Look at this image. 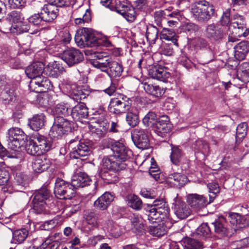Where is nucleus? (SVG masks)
<instances>
[{"label": "nucleus", "instance_id": "f257e3e1", "mask_svg": "<svg viewBox=\"0 0 249 249\" xmlns=\"http://www.w3.org/2000/svg\"><path fill=\"white\" fill-rule=\"evenodd\" d=\"M111 149L114 155L103 159L104 167L114 171L125 169L126 166L125 161L131 155V151L127 149L124 144L120 141L111 142Z\"/></svg>", "mask_w": 249, "mask_h": 249}, {"label": "nucleus", "instance_id": "f03ea898", "mask_svg": "<svg viewBox=\"0 0 249 249\" xmlns=\"http://www.w3.org/2000/svg\"><path fill=\"white\" fill-rule=\"evenodd\" d=\"M43 64L39 62L33 63L25 70V73L31 79L29 87L30 90L36 93L45 92L52 88L50 81L43 76Z\"/></svg>", "mask_w": 249, "mask_h": 249}, {"label": "nucleus", "instance_id": "7ed1b4c3", "mask_svg": "<svg viewBox=\"0 0 249 249\" xmlns=\"http://www.w3.org/2000/svg\"><path fill=\"white\" fill-rule=\"evenodd\" d=\"M56 144L44 136L36 134L26 146V151L30 155L40 156L43 155L50 149L54 148Z\"/></svg>", "mask_w": 249, "mask_h": 249}, {"label": "nucleus", "instance_id": "20e7f679", "mask_svg": "<svg viewBox=\"0 0 249 249\" xmlns=\"http://www.w3.org/2000/svg\"><path fill=\"white\" fill-rule=\"evenodd\" d=\"M74 39L77 45L80 48L94 47L102 44V39L97 37L90 29L87 28L78 30Z\"/></svg>", "mask_w": 249, "mask_h": 249}, {"label": "nucleus", "instance_id": "39448f33", "mask_svg": "<svg viewBox=\"0 0 249 249\" xmlns=\"http://www.w3.org/2000/svg\"><path fill=\"white\" fill-rule=\"evenodd\" d=\"M148 207V220L153 221V220L170 219V208L163 199H157L154 201L152 204H149Z\"/></svg>", "mask_w": 249, "mask_h": 249}, {"label": "nucleus", "instance_id": "423d86ee", "mask_svg": "<svg viewBox=\"0 0 249 249\" xmlns=\"http://www.w3.org/2000/svg\"><path fill=\"white\" fill-rule=\"evenodd\" d=\"M48 2L41 8L40 14L44 22H52L58 15L57 7L69 6L71 0H46Z\"/></svg>", "mask_w": 249, "mask_h": 249}, {"label": "nucleus", "instance_id": "0eeeda50", "mask_svg": "<svg viewBox=\"0 0 249 249\" xmlns=\"http://www.w3.org/2000/svg\"><path fill=\"white\" fill-rule=\"evenodd\" d=\"M194 18L199 22H206L216 15L214 6L205 1L200 6H194L191 9Z\"/></svg>", "mask_w": 249, "mask_h": 249}, {"label": "nucleus", "instance_id": "6e6552de", "mask_svg": "<svg viewBox=\"0 0 249 249\" xmlns=\"http://www.w3.org/2000/svg\"><path fill=\"white\" fill-rule=\"evenodd\" d=\"M132 100L124 94H120L117 97L110 99L108 106L110 112L120 114L128 111L131 106Z\"/></svg>", "mask_w": 249, "mask_h": 249}, {"label": "nucleus", "instance_id": "1a4fd4ad", "mask_svg": "<svg viewBox=\"0 0 249 249\" xmlns=\"http://www.w3.org/2000/svg\"><path fill=\"white\" fill-rule=\"evenodd\" d=\"M71 130V124L63 117H56L49 135L53 138H59Z\"/></svg>", "mask_w": 249, "mask_h": 249}, {"label": "nucleus", "instance_id": "9d476101", "mask_svg": "<svg viewBox=\"0 0 249 249\" xmlns=\"http://www.w3.org/2000/svg\"><path fill=\"white\" fill-rule=\"evenodd\" d=\"M54 193L56 196L62 197L64 199H71L75 196L76 191L71 184L57 178L55 182Z\"/></svg>", "mask_w": 249, "mask_h": 249}, {"label": "nucleus", "instance_id": "9b49d317", "mask_svg": "<svg viewBox=\"0 0 249 249\" xmlns=\"http://www.w3.org/2000/svg\"><path fill=\"white\" fill-rule=\"evenodd\" d=\"M70 146L72 149L70 152V157L73 159H81L88 156L91 153L89 147L84 142L76 140L70 141Z\"/></svg>", "mask_w": 249, "mask_h": 249}, {"label": "nucleus", "instance_id": "f8f14e48", "mask_svg": "<svg viewBox=\"0 0 249 249\" xmlns=\"http://www.w3.org/2000/svg\"><path fill=\"white\" fill-rule=\"evenodd\" d=\"M8 18L12 22L9 29L11 33L18 35L28 31V27L24 25L23 18L20 13L16 11H12L8 14Z\"/></svg>", "mask_w": 249, "mask_h": 249}, {"label": "nucleus", "instance_id": "ddd939ff", "mask_svg": "<svg viewBox=\"0 0 249 249\" xmlns=\"http://www.w3.org/2000/svg\"><path fill=\"white\" fill-rule=\"evenodd\" d=\"M49 196V192L46 188H42L34 193L32 204L36 213H41L45 209L46 200Z\"/></svg>", "mask_w": 249, "mask_h": 249}, {"label": "nucleus", "instance_id": "4468645a", "mask_svg": "<svg viewBox=\"0 0 249 249\" xmlns=\"http://www.w3.org/2000/svg\"><path fill=\"white\" fill-rule=\"evenodd\" d=\"M9 147L13 150H17L24 143L26 135L24 132L19 128H11L8 131Z\"/></svg>", "mask_w": 249, "mask_h": 249}, {"label": "nucleus", "instance_id": "2eb2a0df", "mask_svg": "<svg viewBox=\"0 0 249 249\" xmlns=\"http://www.w3.org/2000/svg\"><path fill=\"white\" fill-rule=\"evenodd\" d=\"M115 9L117 13L122 15L128 21L132 22L136 18L134 8L124 0H116Z\"/></svg>", "mask_w": 249, "mask_h": 249}, {"label": "nucleus", "instance_id": "dca6fc26", "mask_svg": "<svg viewBox=\"0 0 249 249\" xmlns=\"http://www.w3.org/2000/svg\"><path fill=\"white\" fill-rule=\"evenodd\" d=\"M61 58L69 67H71L81 62L84 56L79 50L71 48L64 51Z\"/></svg>", "mask_w": 249, "mask_h": 249}, {"label": "nucleus", "instance_id": "f3484780", "mask_svg": "<svg viewBox=\"0 0 249 249\" xmlns=\"http://www.w3.org/2000/svg\"><path fill=\"white\" fill-rule=\"evenodd\" d=\"M132 139L135 145L139 149H146L149 147V140L144 130L135 128L131 132Z\"/></svg>", "mask_w": 249, "mask_h": 249}, {"label": "nucleus", "instance_id": "a211bd4d", "mask_svg": "<svg viewBox=\"0 0 249 249\" xmlns=\"http://www.w3.org/2000/svg\"><path fill=\"white\" fill-rule=\"evenodd\" d=\"M205 37L211 40L219 41L224 36L223 28L217 24L211 23L207 24L204 31Z\"/></svg>", "mask_w": 249, "mask_h": 249}, {"label": "nucleus", "instance_id": "6ab92c4d", "mask_svg": "<svg viewBox=\"0 0 249 249\" xmlns=\"http://www.w3.org/2000/svg\"><path fill=\"white\" fill-rule=\"evenodd\" d=\"M149 221L152 225L149 226L148 232L153 236L158 237L163 236L166 232L167 228L170 227V225H168L170 219L153 220V221L150 220Z\"/></svg>", "mask_w": 249, "mask_h": 249}, {"label": "nucleus", "instance_id": "aec40b11", "mask_svg": "<svg viewBox=\"0 0 249 249\" xmlns=\"http://www.w3.org/2000/svg\"><path fill=\"white\" fill-rule=\"evenodd\" d=\"M173 209L175 214L180 219L186 218L191 213L189 206L178 196L174 199Z\"/></svg>", "mask_w": 249, "mask_h": 249}, {"label": "nucleus", "instance_id": "412c9836", "mask_svg": "<svg viewBox=\"0 0 249 249\" xmlns=\"http://www.w3.org/2000/svg\"><path fill=\"white\" fill-rule=\"evenodd\" d=\"M155 131L160 136L163 137L165 134L169 132L172 128V124L167 115L160 116L155 124Z\"/></svg>", "mask_w": 249, "mask_h": 249}, {"label": "nucleus", "instance_id": "4be33fe9", "mask_svg": "<svg viewBox=\"0 0 249 249\" xmlns=\"http://www.w3.org/2000/svg\"><path fill=\"white\" fill-rule=\"evenodd\" d=\"M188 202L192 208L196 212H198L204 208L208 203H210L205 197L197 194L189 195Z\"/></svg>", "mask_w": 249, "mask_h": 249}, {"label": "nucleus", "instance_id": "5701e85b", "mask_svg": "<svg viewBox=\"0 0 249 249\" xmlns=\"http://www.w3.org/2000/svg\"><path fill=\"white\" fill-rule=\"evenodd\" d=\"M149 75L153 79L165 82L170 76V73L161 66L156 65L149 70Z\"/></svg>", "mask_w": 249, "mask_h": 249}, {"label": "nucleus", "instance_id": "b1692460", "mask_svg": "<svg viewBox=\"0 0 249 249\" xmlns=\"http://www.w3.org/2000/svg\"><path fill=\"white\" fill-rule=\"evenodd\" d=\"M97 60H94L92 64L95 68L100 69L101 71L108 73V69L112 59L107 56H104L99 53L96 55Z\"/></svg>", "mask_w": 249, "mask_h": 249}, {"label": "nucleus", "instance_id": "393cba45", "mask_svg": "<svg viewBox=\"0 0 249 249\" xmlns=\"http://www.w3.org/2000/svg\"><path fill=\"white\" fill-rule=\"evenodd\" d=\"M187 181V178L185 175L178 173H174L169 175L166 179L168 183L177 188L182 187Z\"/></svg>", "mask_w": 249, "mask_h": 249}, {"label": "nucleus", "instance_id": "a878e982", "mask_svg": "<svg viewBox=\"0 0 249 249\" xmlns=\"http://www.w3.org/2000/svg\"><path fill=\"white\" fill-rule=\"evenodd\" d=\"M88 109L84 103H80L71 109V116L75 120L86 118L88 116Z\"/></svg>", "mask_w": 249, "mask_h": 249}, {"label": "nucleus", "instance_id": "bb28decb", "mask_svg": "<svg viewBox=\"0 0 249 249\" xmlns=\"http://www.w3.org/2000/svg\"><path fill=\"white\" fill-rule=\"evenodd\" d=\"M50 161L45 156L37 157L32 162V168L36 173H41L50 166Z\"/></svg>", "mask_w": 249, "mask_h": 249}, {"label": "nucleus", "instance_id": "cd10ccee", "mask_svg": "<svg viewBox=\"0 0 249 249\" xmlns=\"http://www.w3.org/2000/svg\"><path fill=\"white\" fill-rule=\"evenodd\" d=\"M113 199L114 196L111 194L106 192L94 202V206L98 209L105 210Z\"/></svg>", "mask_w": 249, "mask_h": 249}, {"label": "nucleus", "instance_id": "c85d7f7f", "mask_svg": "<svg viewBox=\"0 0 249 249\" xmlns=\"http://www.w3.org/2000/svg\"><path fill=\"white\" fill-rule=\"evenodd\" d=\"M91 179L89 177L84 173H80L78 175L74 176L72 180L71 183L74 190L77 188L84 187L89 185Z\"/></svg>", "mask_w": 249, "mask_h": 249}, {"label": "nucleus", "instance_id": "c756f323", "mask_svg": "<svg viewBox=\"0 0 249 249\" xmlns=\"http://www.w3.org/2000/svg\"><path fill=\"white\" fill-rule=\"evenodd\" d=\"M234 56L239 60H243L249 51V43L243 41L238 43L234 47Z\"/></svg>", "mask_w": 249, "mask_h": 249}, {"label": "nucleus", "instance_id": "7c9ffc66", "mask_svg": "<svg viewBox=\"0 0 249 249\" xmlns=\"http://www.w3.org/2000/svg\"><path fill=\"white\" fill-rule=\"evenodd\" d=\"M119 171H114L109 168H105L102 164V171L100 172V177L108 183H112L117 180L116 173Z\"/></svg>", "mask_w": 249, "mask_h": 249}, {"label": "nucleus", "instance_id": "2f4dec72", "mask_svg": "<svg viewBox=\"0 0 249 249\" xmlns=\"http://www.w3.org/2000/svg\"><path fill=\"white\" fill-rule=\"evenodd\" d=\"M212 225L213 226L214 231L217 234L222 236L227 235L226 221L224 216L218 217L212 223Z\"/></svg>", "mask_w": 249, "mask_h": 249}, {"label": "nucleus", "instance_id": "473e14b6", "mask_svg": "<svg viewBox=\"0 0 249 249\" xmlns=\"http://www.w3.org/2000/svg\"><path fill=\"white\" fill-rule=\"evenodd\" d=\"M45 116L40 113L34 115L32 118L29 120V125L30 128L34 131H38L41 129L44 124Z\"/></svg>", "mask_w": 249, "mask_h": 249}, {"label": "nucleus", "instance_id": "72a5a7b5", "mask_svg": "<svg viewBox=\"0 0 249 249\" xmlns=\"http://www.w3.org/2000/svg\"><path fill=\"white\" fill-rule=\"evenodd\" d=\"M229 217L230 223L239 228L245 227L249 223V219H247L244 216L237 213L230 214Z\"/></svg>", "mask_w": 249, "mask_h": 249}, {"label": "nucleus", "instance_id": "f704fd0d", "mask_svg": "<svg viewBox=\"0 0 249 249\" xmlns=\"http://www.w3.org/2000/svg\"><path fill=\"white\" fill-rule=\"evenodd\" d=\"M143 88L147 93L157 98L162 96L165 93L164 89L157 85L145 83Z\"/></svg>", "mask_w": 249, "mask_h": 249}, {"label": "nucleus", "instance_id": "c9c22d12", "mask_svg": "<svg viewBox=\"0 0 249 249\" xmlns=\"http://www.w3.org/2000/svg\"><path fill=\"white\" fill-rule=\"evenodd\" d=\"M125 120L127 124L134 127L137 125L140 122L138 111L136 108H132L127 112Z\"/></svg>", "mask_w": 249, "mask_h": 249}, {"label": "nucleus", "instance_id": "e433bc0d", "mask_svg": "<svg viewBox=\"0 0 249 249\" xmlns=\"http://www.w3.org/2000/svg\"><path fill=\"white\" fill-rule=\"evenodd\" d=\"M53 113L57 115L56 117H68L71 115V109L67 104L60 103L55 106Z\"/></svg>", "mask_w": 249, "mask_h": 249}, {"label": "nucleus", "instance_id": "4c0bfd02", "mask_svg": "<svg viewBox=\"0 0 249 249\" xmlns=\"http://www.w3.org/2000/svg\"><path fill=\"white\" fill-rule=\"evenodd\" d=\"M159 30L155 26H147L146 32V38L150 44H154L158 38Z\"/></svg>", "mask_w": 249, "mask_h": 249}, {"label": "nucleus", "instance_id": "58836bf2", "mask_svg": "<svg viewBox=\"0 0 249 249\" xmlns=\"http://www.w3.org/2000/svg\"><path fill=\"white\" fill-rule=\"evenodd\" d=\"M123 72V66L119 63L111 60L110 64L108 74L112 77H119Z\"/></svg>", "mask_w": 249, "mask_h": 249}, {"label": "nucleus", "instance_id": "ea45409f", "mask_svg": "<svg viewBox=\"0 0 249 249\" xmlns=\"http://www.w3.org/2000/svg\"><path fill=\"white\" fill-rule=\"evenodd\" d=\"M160 38L161 39L171 41L175 45L178 46L176 33L172 30L163 28L160 34Z\"/></svg>", "mask_w": 249, "mask_h": 249}, {"label": "nucleus", "instance_id": "a19ab883", "mask_svg": "<svg viewBox=\"0 0 249 249\" xmlns=\"http://www.w3.org/2000/svg\"><path fill=\"white\" fill-rule=\"evenodd\" d=\"M84 217L86 223L89 226V231H91L97 227V217L93 212H86L84 214Z\"/></svg>", "mask_w": 249, "mask_h": 249}, {"label": "nucleus", "instance_id": "79ce46f5", "mask_svg": "<svg viewBox=\"0 0 249 249\" xmlns=\"http://www.w3.org/2000/svg\"><path fill=\"white\" fill-rule=\"evenodd\" d=\"M127 199L128 205L133 209L140 210L142 208V201L137 196L129 195Z\"/></svg>", "mask_w": 249, "mask_h": 249}, {"label": "nucleus", "instance_id": "37998d69", "mask_svg": "<svg viewBox=\"0 0 249 249\" xmlns=\"http://www.w3.org/2000/svg\"><path fill=\"white\" fill-rule=\"evenodd\" d=\"M240 80L244 83L249 82V63H243L238 70Z\"/></svg>", "mask_w": 249, "mask_h": 249}, {"label": "nucleus", "instance_id": "c03bdc74", "mask_svg": "<svg viewBox=\"0 0 249 249\" xmlns=\"http://www.w3.org/2000/svg\"><path fill=\"white\" fill-rule=\"evenodd\" d=\"M171 153L170 155V159L172 162L178 165L180 162L182 156V152L180 149L177 146L171 145Z\"/></svg>", "mask_w": 249, "mask_h": 249}, {"label": "nucleus", "instance_id": "a18cd8bd", "mask_svg": "<svg viewBox=\"0 0 249 249\" xmlns=\"http://www.w3.org/2000/svg\"><path fill=\"white\" fill-rule=\"evenodd\" d=\"M157 115L155 112L149 111L143 118L142 123L146 126H153L157 122Z\"/></svg>", "mask_w": 249, "mask_h": 249}, {"label": "nucleus", "instance_id": "49530a36", "mask_svg": "<svg viewBox=\"0 0 249 249\" xmlns=\"http://www.w3.org/2000/svg\"><path fill=\"white\" fill-rule=\"evenodd\" d=\"M63 68L56 62H54L51 65L49 66L48 71L49 75L53 77H57L62 71Z\"/></svg>", "mask_w": 249, "mask_h": 249}, {"label": "nucleus", "instance_id": "de8ad7c7", "mask_svg": "<svg viewBox=\"0 0 249 249\" xmlns=\"http://www.w3.org/2000/svg\"><path fill=\"white\" fill-rule=\"evenodd\" d=\"M28 231L25 229H22L15 231L13 233V238L18 243H21L27 238Z\"/></svg>", "mask_w": 249, "mask_h": 249}, {"label": "nucleus", "instance_id": "09e8293b", "mask_svg": "<svg viewBox=\"0 0 249 249\" xmlns=\"http://www.w3.org/2000/svg\"><path fill=\"white\" fill-rule=\"evenodd\" d=\"M247 132V124L246 123L240 124L236 128V141H241L246 135Z\"/></svg>", "mask_w": 249, "mask_h": 249}, {"label": "nucleus", "instance_id": "8fccbe9b", "mask_svg": "<svg viewBox=\"0 0 249 249\" xmlns=\"http://www.w3.org/2000/svg\"><path fill=\"white\" fill-rule=\"evenodd\" d=\"M202 244L195 239L189 238L184 242V249H201Z\"/></svg>", "mask_w": 249, "mask_h": 249}, {"label": "nucleus", "instance_id": "3c124183", "mask_svg": "<svg viewBox=\"0 0 249 249\" xmlns=\"http://www.w3.org/2000/svg\"><path fill=\"white\" fill-rule=\"evenodd\" d=\"M209 189V192L212 194L209 195V203H211L214 200L216 195L219 193L220 189L218 184L216 183H210L207 185Z\"/></svg>", "mask_w": 249, "mask_h": 249}, {"label": "nucleus", "instance_id": "603ef678", "mask_svg": "<svg viewBox=\"0 0 249 249\" xmlns=\"http://www.w3.org/2000/svg\"><path fill=\"white\" fill-rule=\"evenodd\" d=\"M29 22L33 25L40 27L44 25V21H43L40 13L37 14H34L28 18Z\"/></svg>", "mask_w": 249, "mask_h": 249}, {"label": "nucleus", "instance_id": "864d4df0", "mask_svg": "<svg viewBox=\"0 0 249 249\" xmlns=\"http://www.w3.org/2000/svg\"><path fill=\"white\" fill-rule=\"evenodd\" d=\"M232 19V24L233 27L238 29H243L245 26V21L242 16L238 14L234 15Z\"/></svg>", "mask_w": 249, "mask_h": 249}, {"label": "nucleus", "instance_id": "5fc2aeb1", "mask_svg": "<svg viewBox=\"0 0 249 249\" xmlns=\"http://www.w3.org/2000/svg\"><path fill=\"white\" fill-rule=\"evenodd\" d=\"M230 9H226L223 13L220 19V22L223 26H228L231 22L232 23V19L230 18Z\"/></svg>", "mask_w": 249, "mask_h": 249}, {"label": "nucleus", "instance_id": "6e6d98bb", "mask_svg": "<svg viewBox=\"0 0 249 249\" xmlns=\"http://www.w3.org/2000/svg\"><path fill=\"white\" fill-rule=\"evenodd\" d=\"M8 5L11 8H20L24 6L26 0H7Z\"/></svg>", "mask_w": 249, "mask_h": 249}, {"label": "nucleus", "instance_id": "4d7b16f0", "mask_svg": "<svg viewBox=\"0 0 249 249\" xmlns=\"http://www.w3.org/2000/svg\"><path fill=\"white\" fill-rule=\"evenodd\" d=\"M1 96V98L4 101H6V103L12 101L15 98V92L13 89L6 90L2 92Z\"/></svg>", "mask_w": 249, "mask_h": 249}, {"label": "nucleus", "instance_id": "13d9d810", "mask_svg": "<svg viewBox=\"0 0 249 249\" xmlns=\"http://www.w3.org/2000/svg\"><path fill=\"white\" fill-rule=\"evenodd\" d=\"M211 231L207 223H202L197 229V233L200 235L206 236L209 235Z\"/></svg>", "mask_w": 249, "mask_h": 249}, {"label": "nucleus", "instance_id": "bf43d9fd", "mask_svg": "<svg viewBox=\"0 0 249 249\" xmlns=\"http://www.w3.org/2000/svg\"><path fill=\"white\" fill-rule=\"evenodd\" d=\"M107 132V129L105 127L96 128L93 131L92 134L93 137L96 138H100L104 137Z\"/></svg>", "mask_w": 249, "mask_h": 249}, {"label": "nucleus", "instance_id": "052dcab7", "mask_svg": "<svg viewBox=\"0 0 249 249\" xmlns=\"http://www.w3.org/2000/svg\"><path fill=\"white\" fill-rule=\"evenodd\" d=\"M165 16V13L163 10H159L156 11L154 13V18L157 25L159 26H161V21L162 18Z\"/></svg>", "mask_w": 249, "mask_h": 249}, {"label": "nucleus", "instance_id": "680f3d73", "mask_svg": "<svg viewBox=\"0 0 249 249\" xmlns=\"http://www.w3.org/2000/svg\"><path fill=\"white\" fill-rule=\"evenodd\" d=\"M57 222L54 219H52L44 223L42 228L46 231H50L53 229L57 225Z\"/></svg>", "mask_w": 249, "mask_h": 249}, {"label": "nucleus", "instance_id": "e2e57ef3", "mask_svg": "<svg viewBox=\"0 0 249 249\" xmlns=\"http://www.w3.org/2000/svg\"><path fill=\"white\" fill-rule=\"evenodd\" d=\"M9 178V174L5 170H0V185L5 184Z\"/></svg>", "mask_w": 249, "mask_h": 249}, {"label": "nucleus", "instance_id": "0e129e2a", "mask_svg": "<svg viewBox=\"0 0 249 249\" xmlns=\"http://www.w3.org/2000/svg\"><path fill=\"white\" fill-rule=\"evenodd\" d=\"M162 52L166 55H171L174 53L173 49L171 44H165L162 46Z\"/></svg>", "mask_w": 249, "mask_h": 249}, {"label": "nucleus", "instance_id": "69168bd1", "mask_svg": "<svg viewBox=\"0 0 249 249\" xmlns=\"http://www.w3.org/2000/svg\"><path fill=\"white\" fill-rule=\"evenodd\" d=\"M104 239V237L101 235H98L97 236H94L93 237H90L88 243L91 246H95L98 242Z\"/></svg>", "mask_w": 249, "mask_h": 249}, {"label": "nucleus", "instance_id": "338daca9", "mask_svg": "<svg viewBox=\"0 0 249 249\" xmlns=\"http://www.w3.org/2000/svg\"><path fill=\"white\" fill-rule=\"evenodd\" d=\"M196 46L200 49L206 48L208 46V42L204 38L199 37L196 40Z\"/></svg>", "mask_w": 249, "mask_h": 249}, {"label": "nucleus", "instance_id": "774afa93", "mask_svg": "<svg viewBox=\"0 0 249 249\" xmlns=\"http://www.w3.org/2000/svg\"><path fill=\"white\" fill-rule=\"evenodd\" d=\"M32 43V38L30 36H27L24 38H23L21 41V43L22 45V47L24 49H28L31 44Z\"/></svg>", "mask_w": 249, "mask_h": 249}]
</instances>
